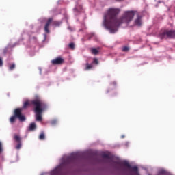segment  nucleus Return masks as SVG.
I'll return each mask as SVG.
<instances>
[{
  "mask_svg": "<svg viewBox=\"0 0 175 175\" xmlns=\"http://www.w3.org/2000/svg\"><path fill=\"white\" fill-rule=\"evenodd\" d=\"M34 105V111L36 113V121H42V113L47 109V104L42 101L40 103L39 101L33 102Z\"/></svg>",
  "mask_w": 175,
  "mask_h": 175,
  "instance_id": "nucleus-2",
  "label": "nucleus"
},
{
  "mask_svg": "<svg viewBox=\"0 0 175 175\" xmlns=\"http://www.w3.org/2000/svg\"><path fill=\"white\" fill-rule=\"evenodd\" d=\"M90 51L94 55H98V54H99V48H92Z\"/></svg>",
  "mask_w": 175,
  "mask_h": 175,
  "instance_id": "nucleus-14",
  "label": "nucleus"
},
{
  "mask_svg": "<svg viewBox=\"0 0 175 175\" xmlns=\"http://www.w3.org/2000/svg\"><path fill=\"white\" fill-rule=\"evenodd\" d=\"M85 70H90V69H92V64H90L88 63H87L85 64Z\"/></svg>",
  "mask_w": 175,
  "mask_h": 175,
  "instance_id": "nucleus-16",
  "label": "nucleus"
},
{
  "mask_svg": "<svg viewBox=\"0 0 175 175\" xmlns=\"http://www.w3.org/2000/svg\"><path fill=\"white\" fill-rule=\"evenodd\" d=\"M122 51H124V52H125V53H126L127 51H129V47H128V46H124V47L122 48Z\"/></svg>",
  "mask_w": 175,
  "mask_h": 175,
  "instance_id": "nucleus-20",
  "label": "nucleus"
},
{
  "mask_svg": "<svg viewBox=\"0 0 175 175\" xmlns=\"http://www.w3.org/2000/svg\"><path fill=\"white\" fill-rule=\"evenodd\" d=\"M21 111H23V108H17L14 110V115L10 119L11 124H13V122L16 121V118H18L21 122H24V121H25V116L21 113Z\"/></svg>",
  "mask_w": 175,
  "mask_h": 175,
  "instance_id": "nucleus-3",
  "label": "nucleus"
},
{
  "mask_svg": "<svg viewBox=\"0 0 175 175\" xmlns=\"http://www.w3.org/2000/svg\"><path fill=\"white\" fill-rule=\"evenodd\" d=\"M14 139L15 140V142H18L15 148L16 150H20V148H21V137H20V136L18 135H14Z\"/></svg>",
  "mask_w": 175,
  "mask_h": 175,
  "instance_id": "nucleus-9",
  "label": "nucleus"
},
{
  "mask_svg": "<svg viewBox=\"0 0 175 175\" xmlns=\"http://www.w3.org/2000/svg\"><path fill=\"white\" fill-rule=\"evenodd\" d=\"M122 139H124V135H122Z\"/></svg>",
  "mask_w": 175,
  "mask_h": 175,
  "instance_id": "nucleus-30",
  "label": "nucleus"
},
{
  "mask_svg": "<svg viewBox=\"0 0 175 175\" xmlns=\"http://www.w3.org/2000/svg\"><path fill=\"white\" fill-rule=\"evenodd\" d=\"M8 53V49H5L3 51V54H6Z\"/></svg>",
  "mask_w": 175,
  "mask_h": 175,
  "instance_id": "nucleus-27",
  "label": "nucleus"
},
{
  "mask_svg": "<svg viewBox=\"0 0 175 175\" xmlns=\"http://www.w3.org/2000/svg\"><path fill=\"white\" fill-rule=\"evenodd\" d=\"M44 139H46V137L44 135V132H42L40 133V135H39V139L40 140H44Z\"/></svg>",
  "mask_w": 175,
  "mask_h": 175,
  "instance_id": "nucleus-18",
  "label": "nucleus"
},
{
  "mask_svg": "<svg viewBox=\"0 0 175 175\" xmlns=\"http://www.w3.org/2000/svg\"><path fill=\"white\" fill-rule=\"evenodd\" d=\"M135 25L140 27L142 25V16H137V19L135 21Z\"/></svg>",
  "mask_w": 175,
  "mask_h": 175,
  "instance_id": "nucleus-13",
  "label": "nucleus"
},
{
  "mask_svg": "<svg viewBox=\"0 0 175 175\" xmlns=\"http://www.w3.org/2000/svg\"><path fill=\"white\" fill-rule=\"evenodd\" d=\"M51 125H55V124H57V120H52L51 122Z\"/></svg>",
  "mask_w": 175,
  "mask_h": 175,
  "instance_id": "nucleus-24",
  "label": "nucleus"
},
{
  "mask_svg": "<svg viewBox=\"0 0 175 175\" xmlns=\"http://www.w3.org/2000/svg\"><path fill=\"white\" fill-rule=\"evenodd\" d=\"M68 47L71 49V50H75V43L71 42L69 44Z\"/></svg>",
  "mask_w": 175,
  "mask_h": 175,
  "instance_id": "nucleus-19",
  "label": "nucleus"
},
{
  "mask_svg": "<svg viewBox=\"0 0 175 175\" xmlns=\"http://www.w3.org/2000/svg\"><path fill=\"white\" fill-rule=\"evenodd\" d=\"M62 170L61 169V165L56 167L51 172V175H62Z\"/></svg>",
  "mask_w": 175,
  "mask_h": 175,
  "instance_id": "nucleus-8",
  "label": "nucleus"
},
{
  "mask_svg": "<svg viewBox=\"0 0 175 175\" xmlns=\"http://www.w3.org/2000/svg\"><path fill=\"white\" fill-rule=\"evenodd\" d=\"M51 23H53V18H49L44 26V31L46 33H50V30L49 29V27H50V24H51Z\"/></svg>",
  "mask_w": 175,
  "mask_h": 175,
  "instance_id": "nucleus-10",
  "label": "nucleus"
},
{
  "mask_svg": "<svg viewBox=\"0 0 175 175\" xmlns=\"http://www.w3.org/2000/svg\"><path fill=\"white\" fill-rule=\"evenodd\" d=\"M33 102H39L40 103H42L43 101L39 98H35L32 100H26L24 103H23V109H27V107H28V106H33V107H35V105L33 104Z\"/></svg>",
  "mask_w": 175,
  "mask_h": 175,
  "instance_id": "nucleus-5",
  "label": "nucleus"
},
{
  "mask_svg": "<svg viewBox=\"0 0 175 175\" xmlns=\"http://www.w3.org/2000/svg\"><path fill=\"white\" fill-rule=\"evenodd\" d=\"M52 65H62V64H65V59L62 57H57L53 60H51Z\"/></svg>",
  "mask_w": 175,
  "mask_h": 175,
  "instance_id": "nucleus-7",
  "label": "nucleus"
},
{
  "mask_svg": "<svg viewBox=\"0 0 175 175\" xmlns=\"http://www.w3.org/2000/svg\"><path fill=\"white\" fill-rule=\"evenodd\" d=\"M14 68H16V64H12L10 66L9 69H10V70H13V69H14Z\"/></svg>",
  "mask_w": 175,
  "mask_h": 175,
  "instance_id": "nucleus-21",
  "label": "nucleus"
},
{
  "mask_svg": "<svg viewBox=\"0 0 175 175\" xmlns=\"http://www.w3.org/2000/svg\"><path fill=\"white\" fill-rule=\"evenodd\" d=\"M122 165H123V166H126V167H128L129 169H131L133 172H135L136 175L139 174V172H137L139 170V168L137 167L136 166L132 167L131 164H129V163H128L127 161H123L122 163Z\"/></svg>",
  "mask_w": 175,
  "mask_h": 175,
  "instance_id": "nucleus-6",
  "label": "nucleus"
},
{
  "mask_svg": "<svg viewBox=\"0 0 175 175\" xmlns=\"http://www.w3.org/2000/svg\"><path fill=\"white\" fill-rule=\"evenodd\" d=\"M160 39H175V30H164L159 33Z\"/></svg>",
  "mask_w": 175,
  "mask_h": 175,
  "instance_id": "nucleus-4",
  "label": "nucleus"
},
{
  "mask_svg": "<svg viewBox=\"0 0 175 175\" xmlns=\"http://www.w3.org/2000/svg\"><path fill=\"white\" fill-rule=\"evenodd\" d=\"M36 129V124L35 122L31 123L29 126V131H35Z\"/></svg>",
  "mask_w": 175,
  "mask_h": 175,
  "instance_id": "nucleus-15",
  "label": "nucleus"
},
{
  "mask_svg": "<svg viewBox=\"0 0 175 175\" xmlns=\"http://www.w3.org/2000/svg\"><path fill=\"white\" fill-rule=\"evenodd\" d=\"M2 151H3V149L2 148V142H0V154H1Z\"/></svg>",
  "mask_w": 175,
  "mask_h": 175,
  "instance_id": "nucleus-23",
  "label": "nucleus"
},
{
  "mask_svg": "<svg viewBox=\"0 0 175 175\" xmlns=\"http://www.w3.org/2000/svg\"><path fill=\"white\" fill-rule=\"evenodd\" d=\"M77 159V154H72L68 158V161L70 162H75Z\"/></svg>",
  "mask_w": 175,
  "mask_h": 175,
  "instance_id": "nucleus-12",
  "label": "nucleus"
},
{
  "mask_svg": "<svg viewBox=\"0 0 175 175\" xmlns=\"http://www.w3.org/2000/svg\"><path fill=\"white\" fill-rule=\"evenodd\" d=\"M3 65V61L2 60V58L0 57V66H2Z\"/></svg>",
  "mask_w": 175,
  "mask_h": 175,
  "instance_id": "nucleus-25",
  "label": "nucleus"
},
{
  "mask_svg": "<svg viewBox=\"0 0 175 175\" xmlns=\"http://www.w3.org/2000/svg\"><path fill=\"white\" fill-rule=\"evenodd\" d=\"M113 163H115V165H121V163H120L118 161H115V162H113Z\"/></svg>",
  "mask_w": 175,
  "mask_h": 175,
  "instance_id": "nucleus-26",
  "label": "nucleus"
},
{
  "mask_svg": "<svg viewBox=\"0 0 175 175\" xmlns=\"http://www.w3.org/2000/svg\"><path fill=\"white\" fill-rule=\"evenodd\" d=\"M53 25H54V27H59V25H61V22L54 21H53Z\"/></svg>",
  "mask_w": 175,
  "mask_h": 175,
  "instance_id": "nucleus-17",
  "label": "nucleus"
},
{
  "mask_svg": "<svg viewBox=\"0 0 175 175\" xmlns=\"http://www.w3.org/2000/svg\"><path fill=\"white\" fill-rule=\"evenodd\" d=\"M102 158H106L107 159H109V162H113V159H111V157H110V154L109 153H102L101 154Z\"/></svg>",
  "mask_w": 175,
  "mask_h": 175,
  "instance_id": "nucleus-11",
  "label": "nucleus"
},
{
  "mask_svg": "<svg viewBox=\"0 0 175 175\" xmlns=\"http://www.w3.org/2000/svg\"><path fill=\"white\" fill-rule=\"evenodd\" d=\"M120 12H121L120 8H109L104 17L103 25L110 33H116L121 24L131 23L135 17V12L126 11L120 18H117Z\"/></svg>",
  "mask_w": 175,
  "mask_h": 175,
  "instance_id": "nucleus-1",
  "label": "nucleus"
},
{
  "mask_svg": "<svg viewBox=\"0 0 175 175\" xmlns=\"http://www.w3.org/2000/svg\"><path fill=\"white\" fill-rule=\"evenodd\" d=\"M74 10H77V7H75V8H74Z\"/></svg>",
  "mask_w": 175,
  "mask_h": 175,
  "instance_id": "nucleus-29",
  "label": "nucleus"
},
{
  "mask_svg": "<svg viewBox=\"0 0 175 175\" xmlns=\"http://www.w3.org/2000/svg\"><path fill=\"white\" fill-rule=\"evenodd\" d=\"M92 64H95L96 65H98L99 64V61L98 60V59L94 58L93 59Z\"/></svg>",
  "mask_w": 175,
  "mask_h": 175,
  "instance_id": "nucleus-22",
  "label": "nucleus"
},
{
  "mask_svg": "<svg viewBox=\"0 0 175 175\" xmlns=\"http://www.w3.org/2000/svg\"><path fill=\"white\" fill-rule=\"evenodd\" d=\"M116 2H121V1H124V0H116Z\"/></svg>",
  "mask_w": 175,
  "mask_h": 175,
  "instance_id": "nucleus-28",
  "label": "nucleus"
}]
</instances>
